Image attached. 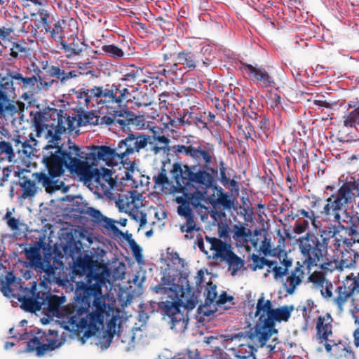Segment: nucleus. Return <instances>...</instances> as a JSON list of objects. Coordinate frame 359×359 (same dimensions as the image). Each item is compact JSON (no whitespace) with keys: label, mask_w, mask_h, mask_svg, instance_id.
Instances as JSON below:
<instances>
[{"label":"nucleus","mask_w":359,"mask_h":359,"mask_svg":"<svg viewBox=\"0 0 359 359\" xmlns=\"http://www.w3.org/2000/svg\"><path fill=\"white\" fill-rule=\"evenodd\" d=\"M154 179L156 184L165 186L168 184V179L165 170H163L157 175L154 176Z\"/></svg>","instance_id":"61"},{"label":"nucleus","mask_w":359,"mask_h":359,"mask_svg":"<svg viewBox=\"0 0 359 359\" xmlns=\"http://www.w3.org/2000/svg\"><path fill=\"white\" fill-rule=\"evenodd\" d=\"M48 74L52 77H56L61 84H66L67 82V72L56 66H51L48 69Z\"/></svg>","instance_id":"47"},{"label":"nucleus","mask_w":359,"mask_h":359,"mask_svg":"<svg viewBox=\"0 0 359 359\" xmlns=\"http://www.w3.org/2000/svg\"><path fill=\"white\" fill-rule=\"evenodd\" d=\"M191 158L198 165L210 166L215 160V147L210 143H196L194 144Z\"/></svg>","instance_id":"20"},{"label":"nucleus","mask_w":359,"mask_h":359,"mask_svg":"<svg viewBox=\"0 0 359 359\" xmlns=\"http://www.w3.org/2000/svg\"><path fill=\"white\" fill-rule=\"evenodd\" d=\"M149 144H151V137L141 133H129L118 143V151L123 161L128 160L129 156L139 154Z\"/></svg>","instance_id":"12"},{"label":"nucleus","mask_w":359,"mask_h":359,"mask_svg":"<svg viewBox=\"0 0 359 359\" xmlns=\"http://www.w3.org/2000/svg\"><path fill=\"white\" fill-rule=\"evenodd\" d=\"M273 273V276L276 280L283 278L287 273V266H278L277 261H271L270 262L269 268L267 269L264 276L266 277L267 274L270 272Z\"/></svg>","instance_id":"40"},{"label":"nucleus","mask_w":359,"mask_h":359,"mask_svg":"<svg viewBox=\"0 0 359 359\" xmlns=\"http://www.w3.org/2000/svg\"><path fill=\"white\" fill-rule=\"evenodd\" d=\"M177 60L189 70H194L196 67V55L194 53L183 50L177 54Z\"/></svg>","instance_id":"31"},{"label":"nucleus","mask_w":359,"mask_h":359,"mask_svg":"<svg viewBox=\"0 0 359 359\" xmlns=\"http://www.w3.org/2000/svg\"><path fill=\"white\" fill-rule=\"evenodd\" d=\"M150 144V151L154 153V154L156 155V154H158L160 153H163L165 154V152L168 151H169V148H165V147H163L162 145H161L160 144L158 143H154L153 142H151V144Z\"/></svg>","instance_id":"63"},{"label":"nucleus","mask_w":359,"mask_h":359,"mask_svg":"<svg viewBox=\"0 0 359 359\" xmlns=\"http://www.w3.org/2000/svg\"><path fill=\"white\" fill-rule=\"evenodd\" d=\"M176 201L180 205L177 207V214L185 220H191L194 218V213L190 208L189 202L182 197H178Z\"/></svg>","instance_id":"34"},{"label":"nucleus","mask_w":359,"mask_h":359,"mask_svg":"<svg viewBox=\"0 0 359 359\" xmlns=\"http://www.w3.org/2000/svg\"><path fill=\"white\" fill-rule=\"evenodd\" d=\"M60 49L64 51L65 55L70 58L75 56H79L84 50V43L79 41H73L72 43H67L63 41L61 43Z\"/></svg>","instance_id":"30"},{"label":"nucleus","mask_w":359,"mask_h":359,"mask_svg":"<svg viewBox=\"0 0 359 359\" xmlns=\"http://www.w3.org/2000/svg\"><path fill=\"white\" fill-rule=\"evenodd\" d=\"M20 339L28 340L26 351L35 353L37 357L60 347L62 344L57 339V332L52 330H48V332L38 330L34 334L25 332L20 335Z\"/></svg>","instance_id":"10"},{"label":"nucleus","mask_w":359,"mask_h":359,"mask_svg":"<svg viewBox=\"0 0 359 359\" xmlns=\"http://www.w3.org/2000/svg\"><path fill=\"white\" fill-rule=\"evenodd\" d=\"M13 141L17 151L19 154L22 153L26 156L29 157L37 150L38 142L32 133L29 135V140L22 141L20 140V137L18 135L16 137L13 138Z\"/></svg>","instance_id":"26"},{"label":"nucleus","mask_w":359,"mask_h":359,"mask_svg":"<svg viewBox=\"0 0 359 359\" xmlns=\"http://www.w3.org/2000/svg\"><path fill=\"white\" fill-rule=\"evenodd\" d=\"M15 88L12 80L6 75L0 81V118L13 116L18 112L15 104Z\"/></svg>","instance_id":"13"},{"label":"nucleus","mask_w":359,"mask_h":359,"mask_svg":"<svg viewBox=\"0 0 359 359\" xmlns=\"http://www.w3.org/2000/svg\"><path fill=\"white\" fill-rule=\"evenodd\" d=\"M256 316L259 317L256 323L261 340L266 341L270 339L273 333L276 332L274 328L275 322L287 321L291 316L293 308L282 306L273 309L270 300H264V294L259 298L256 307Z\"/></svg>","instance_id":"7"},{"label":"nucleus","mask_w":359,"mask_h":359,"mask_svg":"<svg viewBox=\"0 0 359 359\" xmlns=\"http://www.w3.org/2000/svg\"><path fill=\"white\" fill-rule=\"evenodd\" d=\"M309 225V220H302L298 219L294 224V231L296 233H302L308 229Z\"/></svg>","instance_id":"57"},{"label":"nucleus","mask_w":359,"mask_h":359,"mask_svg":"<svg viewBox=\"0 0 359 359\" xmlns=\"http://www.w3.org/2000/svg\"><path fill=\"white\" fill-rule=\"evenodd\" d=\"M304 271L300 267H296L287 277L283 283L284 288L289 294H292L297 287L302 283L304 278Z\"/></svg>","instance_id":"27"},{"label":"nucleus","mask_w":359,"mask_h":359,"mask_svg":"<svg viewBox=\"0 0 359 359\" xmlns=\"http://www.w3.org/2000/svg\"><path fill=\"white\" fill-rule=\"evenodd\" d=\"M31 121L35 128L36 136L48 140V143H53L60 140L61 135L66 130H74L76 118L69 116H64L62 112L57 114V123H50L46 114L41 111H31ZM79 126L97 125L100 117L93 112L87 111L78 115L76 119Z\"/></svg>","instance_id":"6"},{"label":"nucleus","mask_w":359,"mask_h":359,"mask_svg":"<svg viewBox=\"0 0 359 359\" xmlns=\"http://www.w3.org/2000/svg\"><path fill=\"white\" fill-rule=\"evenodd\" d=\"M132 219L139 222L140 226L143 227L147 224V214L142 208H135L128 213Z\"/></svg>","instance_id":"48"},{"label":"nucleus","mask_w":359,"mask_h":359,"mask_svg":"<svg viewBox=\"0 0 359 359\" xmlns=\"http://www.w3.org/2000/svg\"><path fill=\"white\" fill-rule=\"evenodd\" d=\"M205 295L206 297L205 304H211L217 302V287L212 283L208 285L205 291Z\"/></svg>","instance_id":"49"},{"label":"nucleus","mask_w":359,"mask_h":359,"mask_svg":"<svg viewBox=\"0 0 359 359\" xmlns=\"http://www.w3.org/2000/svg\"><path fill=\"white\" fill-rule=\"evenodd\" d=\"M341 184L337 192L331 195L320 211L322 217L337 224L336 227L355 237L359 226V215L347 211L348 206L359 196V180L351 173L339 178Z\"/></svg>","instance_id":"3"},{"label":"nucleus","mask_w":359,"mask_h":359,"mask_svg":"<svg viewBox=\"0 0 359 359\" xmlns=\"http://www.w3.org/2000/svg\"><path fill=\"white\" fill-rule=\"evenodd\" d=\"M242 68L248 74L250 79L254 83L259 84L263 88L275 87L276 83L273 76L263 67L244 64Z\"/></svg>","instance_id":"17"},{"label":"nucleus","mask_w":359,"mask_h":359,"mask_svg":"<svg viewBox=\"0 0 359 359\" xmlns=\"http://www.w3.org/2000/svg\"><path fill=\"white\" fill-rule=\"evenodd\" d=\"M198 229L196 228V224L194 219L191 220H186L185 224L180 225V230L182 233H187L185 238L191 239L193 238L191 233L194 231H197Z\"/></svg>","instance_id":"50"},{"label":"nucleus","mask_w":359,"mask_h":359,"mask_svg":"<svg viewBox=\"0 0 359 359\" xmlns=\"http://www.w3.org/2000/svg\"><path fill=\"white\" fill-rule=\"evenodd\" d=\"M118 88L113 84L110 89L105 88L103 92V96L100 101V107H99L101 111L104 112V109L107 111H111L112 112H116V111H122L121 109V105L120 104V100L118 99V95H116V91Z\"/></svg>","instance_id":"23"},{"label":"nucleus","mask_w":359,"mask_h":359,"mask_svg":"<svg viewBox=\"0 0 359 359\" xmlns=\"http://www.w3.org/2000/svg\"><path fill=\"white\" fill-rule=\"evenodd\" d=\"M256 325L254 328L250 329L248 331L240 332L236 334H226L223 336V343L225 348L231 351L232 355H234V348H240L243 346H245V344L249 340L257 339V342L261 346H264L266 341H262L261 339V335L257 332Z\"/></svg>","instance_id":"15"},{"label":"nucleus","mask_w":359,"mask_h":359,"mask_svg":"<svg viewBox=\"0 0 359 359\" xmlns=\"http://www.w3.org/2000/svg\"><path fill=\"white\" fill-rule=\"evenodd\" d=\"M356 285L354 281L349 279H345L342 283L334 289L335 296L333 295L334 285L330 281L321 292V295L327 302L334 304L339 312L344 311L345 304L354 297Z\"/></svg>","instance_id":"11"},{"label":"nucleus","mask_w":359,"mask_h":359,"mask_svg":"<svg viewBox=\"0 0 359 359\" xmlns=\"http://www.w3.org/2000/svg\"><path fill=\"white\" fill-rule=\"evenodd\" d=\"M344 125L348 128H356L359 125V106L344 116Z\"/></svg>","instance_id":"42"},{"label":"nucleus","mask_w":359,"mask_h":359,"mask_svg":"<svg viewBox=\"0 0 359 359\" xmlns=\"http://www.w3.org/2000/svg\"><path fill=\"white\" fill-rule=\"evenodd\" d=\"M48 147H60L57 145L48 144L43 147L42 154H41V155H42L41 162L44 165V168H45L44 170H43L40 172H36V173H31L28 170H23L20 172L18 173V177H19L18 184L22 189L23 192L22 194V198L24 199L32 198L37 193L38 187L36 185L35 180H37L39 183H41L42 184V186L45 189H46L44 187L43 182L39 180V174L44 173L46 175H49L48 169L47 166L46 165V164L43 163L44 151ZM46 190L48 192V190L47 189H46ZM54 191H51L50 193L54 192ZM48 193H50V192L48 191Z\"/></svg>","instance_id":"14"},{"label":"nucleus","mask_w":359,"mask_h":359,"mask_svg":"<svg viewBox=\"0 0 359 359\" xmlns=\"http://www.w3.org/2000/svg\"><path fill=\"white\" fill-rule=\"evenodd\" d=\"M124 121H126V126L133 125L137 127L144 126V118L142 116H136L130 111L123 110Z\"/></svg>","instance_id":"39"},{"label":"nucleus","mask_w":359,"mask_h":359,"mask_svg":"<svg viewBox=\"0 0 359 359\" xmlns=\"http://www.w3.org/2000/svg\"><path fill=\"white\" fill-rule=\"evenodd\" d=\"M6 76L9 79L12 80L14 86H19L22 89H28L33 88L36 85L37 81L36 76L34 75L31 77H25L19 70L6 69Z\"/></svg>","instance_id":"24"},{"label":"nucleus","mask_w":359,"mask_h":359,"mask_svg":"<svg viewBox=\"0 0 359 359\" xmlns=\"http://www.w3.org/2000/svg\"><path fill=\"white\" fill-rule=\"evenodd\" d=\"M229 266V271L232 276L244 267V261L232 252L224 260Z\"/></svg>","instance_id":"33"},{"label":"nucleus","mask_w":359,"mask_h":359,"mask_svg":"<svg viewBox=\"0 0 359 359\" xmlns=\"http://www.w3.org/2000/svg\"><path fill=\"white\" fill-rule=\"evenodd\" d=\"M207 248L212 251L214 259L224 261L233 251L231 246L219 238L205 236Z\"/></svg>","instance_id":"22"},{"label":"nucleus","mask_w":359,"mask_h":359,"mask_svg":"<svg viewBox=\"0 0 359 359\" xmlns=\"http://www.w3.org/2000/svg\"><path fill=\"white\" fill-rule=\"evenodd\" d=\"M115 86L118 88V90L116 91V95L118 93V99L120 100V104L122 106L123 101L128 100V95L129 94L128 89L126 88H121L120 85H116Z\"/></svg>","instance_id":"60"},{"label":"nucleus","mask_w":359,"mask_h":359,"mask_svg":"<svg viewBox=\"0 0 359 359\" xmlns=\"http://www.w3.org/2000/svg\"><path fill=\"white\" fill-rule=\"evenodd\" d=\"M311 282L313 283L314 287L319 290L320 292H323L325 285H327L330 282L322 273H313L309 277Z\"/></svg>","instance_id":"41"},{"label":"nucleus","mask_w":359,"mask_h":359,"mask_svg":"<svg viewBox=\"0 0 359 359\" xmlns=\"http://www.w3.org/2000/svg\"><path fill=\"white\" fill-rule=\"evenodd\" d=\"M40 18L42 26L43 29L46 30V32H47L48 31H50V21L48 20L49 14L47 13V11L41 12L40 13Z\"/></svg>","instance_id":"62"},{"label":"nucleus","mask_w":359,"mask_h":359,"mask_svg":"<svg viewBox=\"0 0 359 359\" xmlns=\"http://www.w3.org/2000/svg\"><path fill=\"white\" fill-rule=\"evenodd\" d=\"M116 205L121 211L128 213L135 208H142V195L136 191H127L119 195Z\"/></svg>","instance_id":"21"},{"label":"nucleus","mask_w":359,"mask_h":359,"mask_svg":"<svg viewBox=\"0 0 359 359\" xmlns=\"http://www.w3.org/2000/svg\"><path fill=\"white\" fill-rule=\"evenodd\" d=\"M5 155L11 161L15 157L13 149L9 142L6 141L0 142V156Z\"/></svg>","instance_id":"52"},{"label":"nucleus","mask_w":359,"mask_h":359,"mask_svg":"<svg viewBox=\"0 0 359 359\" xmlns=\"http://www.w3.org/2000/svg\"><path fill=\"white\" fill-rule=\"evenodd\" d=\"M16 284V278L13 273H8L4 280H2L0 283V290L4 295L8 297H15L16 294L14 293L12 288Z\"/></svg>","instance_id":"32"},{"label":"nucleus","mask_w":359,"mask_h":359,"mask_svg":"<svg viewBox=\"0 0 359 359\" xmlns=\"http://www.w3.org/2000/svg\"><path fill=\"white\" fill-rule=\"evenodd\" d=\"M251 258L254 264V266L252 267L254 271L257 270V269H263L264 266H267L269 269L270 262H271V261H269L264 257H259L256 255H252Z\"/></svg>","instance_id":"53"},{"label":"nucleus","mask_w":359,"mask_h":359,"mask_svg":"<svg viewBox=\"0 0 359 359\" xmlns=\"http://www.w3.org/2000/svg\"><path fill=\"white\" fill-rule=\"evenodd\" d=\"M184 169L185 171L183 172L180 165L175 164L173 166V177L178 185L187 184V182L185 181L196 184L203 189H210L214 185L215 175L217 172L215 168L210 166H203L195 172L196 165L191 167L185 165Z\"/></svg>","instance_id":"8"},{"label":"nucleus","mask_w":359,"mask_h":359,"mask_svg":"<svg viewBox=\"0 0 359 359\" xmlns=\"http://www.w3.org/2000/svg\"><path fill=\"white\" fill-rule=\"evenodd\" d=\"M129 244L136 261L140 262L142 259V250L141 247L134 240H131Z\"/></svg>","instance_id":"54"},{"label":"nucleus","mask_w":359,"mask_h":359,"mask_svg":"<svg viewBox=\"0 0 359 359\" xmlns=\"http://www.w3.org/2000/svg\"><path fill=\"white\" fill-rule=\"evenodd\" d=\"M27 259L29 264L36 270L43 272V280L41 285L47 283H58L60 274L63 269V263L56 258L42 259L39 250L34 247H30L25 250Z\"/></svg>","instance_id":"9"},{"label":"nucleus","mask_w":359,"mask_h":359,"mask_svg":"<svg viewBox=\"0 0 359 359\" xmlns=\"http://www.w3.org/2000/svg\"><path fill=\"white\" fill-rule=\"evenodd\" d=\"M76 97L80 104H84L86 107L90 106V100L88 89H81L76 92Z\"/></svg>","instance_id":"55"},{"label":"nucleus","mask_w":359,"mask_h":359,"mask_svg":"<svg viewBox=\"0 0 359 359\" xmlns=\"http://www.w3.org/2000/svg\"><path fill=\"white\" fill-rule=\"evenodd\" d=\"M86 212L88 215H89L92 218V220L94 222L97 223V224L99 222H100V219H102V217L103 216L100 210H96L91 207L88 208Z\"/></svg>","instance_id":"58"},{"label":"nucleus","mask_w":359,"mask_h":359,"mask_svg":"<svg viewBox=\"0 0 359 359\" xmlns=\"http://www.w3.org/2000/svg\"><path fill=\"white\" fill-rule=\"evenodd\" d=\"M245 346H241L240 348H234L233 356L238 359H256L255 353L258 347H263L258 344L257 340H249L245 343Z\"/></svg>","instance_id":"28"},{"label":"nucleus","mask_w":359,"mask_h":359,"mask_svg":"<svg viewBox=\"0 0 359 359\" xmlns=\"http://www.w3.org/2000/svg\"><path fill=\"white\" fill-rule=\"evenodd\" d=\"M332 319L328 314L326 316H319L316 323L318 338L325 341V348L327 353L332 351L333 346L337 344L336 341L329 339L332 335Z\"/></svg>","instance_id":"18"},{"label":"nucleus","mask_w":359,"mask_h":359,"mask_svg":"<svg viewBox=\"0 0 359 359\" xmlns=\"http://www.w3.org/2000/svg\"><path fill=\"white\" fill-rule=\"evenodd\" d=\"M4 219L6 220L8 226L13 231L19 230L20 221L19 219L11 217V213L7 212L4 217Z\"/></svg>","instance_id":"56"},{"label":"nucleus","mask_w":359,"mask_h":359,"mask_svg":"<svg viewBox=\"0 0 359 359\" xmlns=\"http://www.w3.org/2000/svg\"><path fill=\"white\" fill-rule=\"evenodd\" d=\"M298 218L299 219L306 218V220H310L315 230L318 229L320 227H323L320 221L316 220L315 213L312 210H306L304 209L298 210L296 215L292 217V219Z\"/></svg>","instance_id":"35"},{"label":"nucleus","mask_w":359,"mask_h":359,"mask_svg":"<svg viewBox=\"0 0 359 359\" xmlns=\"http://www.w3.org/2000/svg\"><path fill=\"white\" fill-rule=\"evenodd\" d=\"M90 100V106L95 107L100 105L104 89L102 86H95L88 89Z\"/></svg>","instance_id":"37"},{"label":"nucleus","mask_w":359,"mask_h":359,"mask_svg":"<svg viewBox=\"0 0 359 359\" xmlns=\"http://www.w3.org/2000/svg\"><path fill=\"white\" fill-rule=\"evenodd\" d=\"M251 231L243 225L235 224L233 227V238L241 239L243 243H247L251 237Z\"/></svg>","instance_id":"36"},{"label":"nucleus","mask_w":359,"mask_h":359,"mask_svg":"<svg viewBox=\"0 0 359 359\" xmlns=\"http://www.w3.org/2000/svg\"><path fill=\"white\" fill-rule=\"evenodd\" d=\"M154 290L157 294H164L170 299L158 303V309L170 328L175 333H183L189 320L187 311L196 307L197 297L189 287L177 285L174 280L165 276L162 277L161 283Z\"/></svg>","instance_id":"4"},{"label":"nucleus","mask_w":359,"mask_h":359,"mask_svg":"<svg viewBox=\"0 0 359 359\" xmlns=\"http://www.w3.org/2000/svg\"><path fill=\"white\" fill-rule=\"evenodd\" d=\"M217 203L222 205L226 209H231L233 206V201L231 196L224 192L222 188L217 189Z\"/></svg>","instance_id":"43"},{"label":"nucleus","mask_w":359,"mask_h":359,"mask_svg":"<svg viewBox=\"0 0 359 359\" xmlns=\"http://www.w3.org/2000/svg\"><path fill=\"white\" fill-rule=\"evenodd\" d=\"M91 155L93 159L103 161L108 165H117L118 162H123L118 151V145L114 149L108 146H97L93 149Z\"/></svg>","instance_id":"19"},{"label":"nucleus","mask_w":359,"mask_h":359,"mask_svg":"<svg viewBox=\"0 0 359 359\" xmlns=\"http://www.w3.org/2000/svg\"><path fill=\"white\" fill-rule=\"evenodd\" d=\"M109 115L100 117L99 123L106 124L107 126H111L118 124L123 128L126 127V121H124L123 111H116V112H112L111 111H107Z\"/></svg>","instance_id":"29"},{"label":"nucleus","mask_w":359,"mask_h":359,"mask_svg":"<svg viewBox=\"0 0 359 359\" xmlns=\"http://www.w3.org/2000/svg\"><path fill=\"white\" fill-rule=\"evenodd\" d=\"M205 194V191H196L187 196V201L194 208L203 207L202 202L204 201Z\"/></svg>","instance_id":"46"},{"label":"nucleus","mask_w":359,"mask_h":359,"mask_svg":"<svg viewBox=\"0 0 359 359\" xmlns=\"http://www.w3.org/2000/svg\"><path fill=\"white\" fill-rule=\"evenodd\" d=\"M23 290L27 291L30 296L16 295L15 297L21 302V308L29 312L42 310L41 292L37 291V283L34 281L32 283L29 290L27 288H24Z\"/></svg>","instance_id":"16"},{"label":"nucleus","mask_w":359,"mask_h":359,"mask_svg":"<svg viewBox=\"0 0 359 359\" xmlns=\"http://www.w3.org/2000/svg\"><path fill=\"white\" fill-rule=\"evenodd\" d=\"M12 32H13V29L11 27H0V39L3 41L9 40L11 37Z\"/></svg>","instance_id":"64"},{"label":"nucleus","mask_w":359,"mask_h":359,"mask_svg":"<svg viewBox=\"0 0 359 359\" xmlns=\"http://www.w3.org/2000/svg\"><path fill=\"white\" fill-rule=\"evenodd\" d=\"M102 50L108 56L114 58H121L124 55L123 50L114 44L104 45L102 47Z\"/></svg>","instance_id":"45"},{"label":"nucleus","mask_w":359,"mask_h":359,"mask_svg":"<svg viewBox=\"0 0 359 359\" xmlns=\"http://www.w3.org/2000/svg\"><path fill=\"white\" fill-rule=\"evenodd\" d=\"M82 158L81 149L74 144L62 150L61 147H48L44 151L43 163L48 169L49 175L39 174L48 191L62 190L63 193L69 191L61 177L66 169L78 175L86 184H93L99 189L106 196L111 198L116 190L117 182L113 178V172L107 168H92L87 162L79 159Z\"/></svg>","instance_id":"2"},{"label":"nucleus","mask_w":359,"mask_h":359,"mask_svg":"<svg viewBox=\"0 0 359 359\" xmlns=\"http://www.w3.org/2000/svg\"><path fill=\"white\" fill-rule=\"evenodd\" d=\"M42 310L55 313L58 312L60 306L65 302V297H58L50 292H41Z\"/></svg>","instance_id":"25"},{"label":"nucleus","mask_w":359,"mask_h":359,"mask_svg":"<svg viewBox=\"0 0 359 359\" xmlns=\"http://www.w3.org/2000/svg\"><path fill=\"white\" fill-rule=\"evenodd\" d=\"M29 50V48H27L25 43H13L10 49L11 55L18 59L25 57Z\"/></svg>","instance_id":"44"},{"label":"nucleus","mask_w":359,"mask_h":359,"mask_svg":"<svg viewBox=\"0 0 359 359\" xmlns=\"http://www.w3.org/2000/svg\"><path fill=\"white\" fill-rule=\"evenodd\" d=\"M90 285L80 281L76 283V304L68 307V323L74 330L83 332L79 340L84 344L88 339L97 333L102 336L95 341L102 350L107 349L112 341L113 334L119 332L116 319L113 316L114 309L106 302L102 293L105 284L102 275L94 273L89 276Z\"/></svg>","instance_id":"1"},{"label":"nucleus","mask_w":359,"mask_h":359,"mask_svg":"<svg viewBox=\"0 0 359 359\" xmlns=\"http://www.w3.org/2000/svg\"><path fill=\"white\" fill-rule=\"evenodd\" d=\"M341 231L336 224H330L300 236L297 242L304 263L308 267L319 266L322 269H327L326 265H330L325 262L328 260V250H334L340 245L337 235Z\"/></svg>","instance_id":"5"},{"label":"nucleus","mask_w":359,"mask_h":359,"mask_svg":"<svg viewBox=\"0 0 359 359\" xmlns=\"http://www.w3.org/2000/svg\"><path fill=\"white\" fill-rule=\"evenodd\" d=\"M37 81H36V88L39 90L47 92L50 90L53 84L57 82L54 79H43L40 76H36Z\"/></svg>","instance_id":"51"},{"label":"nucleus","mask_w":359,"mask_h":359,"mask_svg":"<svg viewBox=\"0 0 359 359\" xmlns=\"http://www.w3.org/2000/svg\"><path fill=\"white\" fill-rule=\"evenodd\" d=\"M194 144H191L189 146L186 145H177L175 147L176 151L180 154H184L191 158L193 150L194 147Z\"/></svg>","instance_id":"59"},{"label":"nucleus","mask_w":359,"mask_h":359,"mask_svg":"<svg viewBox=\"0 0 359 359\" xmlns=\"http://www.w3.org/2000/svg\"><path fill=\"white\" fill-rule=\"evenodd\" d=\"M65 23L64 20H58L55 22L53 25V27H50V31L47 32L50 33V37L56 42L61 43L64 40V34H63V25Z\"/></svg>","instance_id":"38"}]
</instances>
